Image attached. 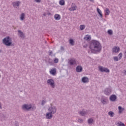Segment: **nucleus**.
Here are the masks:
<instances>
[{
  "label": "nucleus",
  "instance_id": "39448f33",
  "mask_svg": "<svg viewBox=\"0 0 126 126\" xmlns=\"http://www.w3.org/2000/svg\"><path fill=\"white\" fill-rule=\"evenodd\" d=\"M47 84L48 85H50L52 88H55L56 85H55V81L53 80V79H49L47 81Z\"/></svg>",
  "mask_w": 126,
  "mask_h": 126
},
{
  "label": "nucleus",
  "instance_id": "c85d7f7f",
  "mask_svg": "<svg viewBox=\"0 0 126 126\" xmlns=\"http://www.w3.org/2000/svg\"><path fill=\"white\" fill-rule=\"evenodd\" d=\"M105 15H109L110 14V10L108 8H106L105 10Z\"/></svg>",
  "mask_w": 126,
  "mask_h": 126
},
{
  "label": "nucleus",
  "instance_id": "6e6552de",
  "mask_svg": "<svg viewBox=\"0 0 126 126\" xmlns=\"http://www.w3.org/2000/svg\"><path fill=\"white\" fill-rule=\"evenodd\" d=\"M100 101L103 105H106V104H108L109 102V101L108 100V98L105 97H102Z\"/></svg>",
  "mask_w": 126,
  "mask_h": 126
},
{
  "label": "nucleus",
  "instance_id": "9d476101",
  "mask_svg": "<svg viewBox=\"0 0 126 126\" xmlns=\"http://www.w3.org/2000/svg\"><path fill=\"white\" fill-rule=\"evenodd\" d=\"M109 100H110L112 102H115L116 100H117V95L112 94L109 97Z\"/></svg>",
  "mask_w": 126,
  "mask_h": 126
},
{
  "label": "nucleus",
  "instance_id": "423d86ee",
  "mask_svg": "<svg viewBox=\"0 0 126 126\" xmlns=\"http://www.w3.org/2000/svg\"><path fill=\"white\" fill-rule=\"evenodd\" d=\"M98 69L101 72H110V70H109V69L102 66H99Z\"/></svg>",
  "mask_w": 126,
  "mask_h": 126
},
{
  "label": "nucleus",
  "instance_id": "8fccbe9b",
  "mask_svg": "<svg viewBox=\"0 0 126 126\" xmlns=\"http://www.w3.org/2000/svg\"><path fill=\"white\" fill-rule=\"evenodd\" d=\"M84 48H86V46H84Z\"/></svg>",
  "mask_w": 126,
  "mask_h": 126
},
{
  "label": "nucleus",
  "instance_id": "2eb2a0df",
  "mask_svg": "<svg viewBox=\"0 0 126 126\" xmlns=\"http://www.w3.org/2000/svg\"><path fill=\"white\" fill-rule=\"evenodd\" d=\"M83 68H82V66L78 65L76 68V71L77 72H82Z\"/></svg>",
  "mask_w": 126,
  "mask_h": 126
},
{
  "label": "nucleus",
  "instance_id": "09e8293b",
  "mask_svg": "<svg viewBox=\"0 0 126 126\" xmlns=\"http://www.w3.org/2000/svg\"><path fill=\"white\" fill-rule=\"evenodd\" d=\"M1 52H2L1 50L0 49V53H1Z\"/></svg>",
  "mask_w": 126,
  "mask_h": 126
},
{
  "label": "nucleus",
  "instance_id": "0eeeda50",
  "mask_svg": "<svg viewBox=\"0 0 126 126\" xmlns=\"http://www.w3.org/2000/svg\"><path fill=\"white\" fill-rule=\"evenodd\" d=\"M111 92H112V89L110 88H106L104 91V94H105V95H107V96L111 94Z\"/></svg>",
  "mask_w": 126,
  "mask_h": 126
},
{
  "label": "nucleus",
  "instance_id": "aec40b11",
  "mask_svg": "<svg viewBox=\"0 0 126 126\" xmlns=\"http://www.w3.org/2000/svg\"><path fill=\"white\" fill-rule=\"evenodd\" d=\"M97 13H98V14L99 15L100 17H103V14H102V11H101V10H100V9H99V8H97Z\"/></svg>",
  "mask_w": 126,
  "mask_h": 126
},
{
  "label": "nucleus",
  "instance_id": "7ed1b4c3",
  "mask_svg": "<svg viewBox=\"0 0 126 126\" xmlns=\"http://www.w3.org/2000/svg\"><path fill=\"white\" fill-rule=\"evenodd\" d=\"M2 43L7 47L12 46V40L10 37L7 36L2 39Z\"/></svg>",
  "mask_w": 126,
  "mask_h": 126
},
{
  "label": "nucleus",
  "instance_id": "de8ad7c7",
  "mask_svg": "<svg viewBox=\"0 0 126 126\" xmlns=\"http://www.w3.org/2000/svg\"><path fill=\"white\" fill-rule=\"evenodd\" d=\"M43 16H46V13L43 14Z\"/></svg>",
  "mask_w": 126,
  "mask_h": 126
},
{
  "label": "nucleus",
  "instance_id": "c756f323",
  "mask_svg": "<svg viewBox=\"0 0 126 126\" xmlns=\"http://www.w3.org/2000/svg\"><path fill=\"white\" fill-rule=\"evenodd\" d=\"M69 43H70V45H71L72 46H74V41L73 40V39H70L69 40Z\"/></svg>",
  "mask_w": 126,
  "mask_h": 126
},
{
  "label": "nucleus",
  "instance_id": "4468645a",
  "mask_svg": "<svg viewBox=\"0 0 126 126\" xmlns=\"http://www.w3.org/2000/svg\"><path fill=\"white\" fill-rule=\"evenodd\" d=\"M82 82L83 83H88L89 82V79L87 77H84L82 78Z\"/></svg>",
  "mask_w": 126,
  "mask_h": 126
},
{
  "label": "nucleus",
  "instance_id": "c03bdc74",
  "mask_svg": "<svg viewBox=\"0 0 126 126\" xmlns=\"http://www.w3.org/2000/svg\"><path fill=\"white\" fill-rule=\"evenodd\" d=\"M0 109H2V107H1V103L0 102Z\"/></svg>",
  "mask_w": 126,
  "mask_h": 126
},
{
  "label": "nucleus",
  "instance_id": "4be33fe9",
  "mask_svg": "<svg viewBox=\"0 0 126 126\" xmlns=\"http://www.w3.org/2000/svg\"><path fill=\"white\" fill-rule=\"evenodd\" d=\"M118 109L119 114H122V113H123V112H124V110H125V109L122 107V106H119Z\"/></svg>",
  "mask_w": 126,
  "mask_h": 126
},
{
  "label": "nucleus",
  "instance_id": "ea45409f",
  "mask_svg": "<svg viewBox=\"0 0 126 126\" xmlns=\"http://www.w3.org/2000/svg\"><path fill=\"white\" fill-rule=\"evenodd\" d=\"M61 51H64V47H63V46H61Z\"/></svg>",
  "mask_w": 126,
  "mask_h": 126
},
{
  "label": "nucleus",
  "instance_id": "f3484780",
  "mask_svg": "<svg viewBox=\"0 0 126 126\" xmlns=\"http://www.w3.org/2000/svg\"><path fill=\"white\" fill-rule=\"evenodd\" d=\"M78 113L82 117H84V116H86V115H87V111H81L78 112Z\"/></svg>",
  "mask_w": 126,
  "mask_h": 126
},
{
  "label": "nucleus",
  "instance_id": "7c9ffc66",
  "mask_svg": "<svg viewBox=\"0 0 126 126\" xmlns=\"http://www.w3.org/2000/svg\"><path fill=\"white\" fill-rule=\"evenodd\" d=\"M80 30H84V29H85V25H80Z\"/></svg>",
  "mask_w": 126,
  "mask_h": 126
},
{
  "label": "nucleus",
  "instance_id": "e433bc0d",
  "mask_svg": "<svg viewBox=\"0 0 126 126\" xmlns=\"http://www.w3.org/2000/svg\"><path fill=\"white\" fill-rule=\"evenodd\" d=\"M46 102H47L45 100H43L41 102L42 106H44V105H45V104H46Z\"/></svg>",
  "mask_w": 126,
  "mask_h": 126
},
{
  "label": "nucleus",
  "instance_id": "9b49d317",
  "mask_svg": "<svg viewBox=\"0 0 126 126\" xmlns=\"http://www.w3.org/2000/svg\"><path fill=\"white\" fill-rule=\"evenodd\" d=\"M21 2L20 1H16L12 2V4L14 7H16V6H19L20 5Z\"/></svg>",
  "mask_w": 126,
  "mask_h": 126
},
{
  "label": "nucleus",
  "instance_id": "37998d69",
  "mask_svg": "<svg viewBox=\"0 0 126 126\" xmlns=\"http://www.w3.org/2000/svg\"><path fill=\"white\" fill-rule=\"evenodd\" d=\"M123 73H124L125 75H126V70H124Z\"/></svg>",
  "mask_w": 126,
  "mask_h": 126
},
{
  "label": "nucleus",
  "instance_id": "a211bd4d",
  "mask_svg": "<svg viewBox=\"0 0 126 126\" xmlns=\"http://www.w3.org/2000/svg\"><path fill=\"white\" fill-rule=\"evenodd\" d=\"M68 63L70 65H73V64H75V63H76V61L74 60H69Z\"/></svg>",
  "mask_w": 126,
  "mask_h": 126
},
{
  "label": "nucleus",
  "instance_id": "473e14b6",
  "mask_svg": "<svg viewBox=\"0 0 126 126\" xmlns=\"http://www.w3.org/2000/svg\"><path fill=\"white\" fill-rule=\"evenodd\" d=\"M88 124H92L93 123V119L90 118L88 120Z\"/></svg>",
  "mask_w": 126,
  "mask_h": 126
},
{
  "label": "nucleus",
  "instance_id": "58836bf2",
  "mask_svg": "<svg viewBox=\"0 0 126 126\" xmlns=\"http://www.w3.org/2000/svg\"><path fill=\"white\" fill-rule=\"evenodd\" d=\"M49 55V56H53V51L50 50Z\"/></svg>",
  "mask_w": 126,
  "mask_h": 126
},
{
  "label": "nucleus",
  "instance_id": "4c0bfd02",
  "mask_svg": "<svg viewBox=\"0 0 126 126\" xmlns=\"http://www.w3.org/2000/svg\"><path fill=\"white\" fill-rule=\"evenodd\" d=\"M119 60H121L122 58H123V53H120L119 55Z\"/></svg>",
  "mask_w": 126,
  "mask_h": 126
},
{
  "label": "nucleus",
  "instance_id": "ddd939ff",
  "mask_svg": "<svg viewBox=\"0 0 126 126\" xmlns=\"http://www.w3.org/2000/svg\"><path fill=\"white\" fill-rule=\"evenodd\" d=\"M53 118V114L50 112H48L46 114V118L47 120H51Z\"/></svg>",
  "mask_w": 126,
  "mask_h": 126
},
{
  "label": "nucleus",
  "instance_id": "f03ea898",
  "mask_svg": "<svg viewBox=\"0 0 126 126\" xmlns=\"http://www.w3.org/2000/svg\"><path fill=\"white\" fill-rule=\"evenodd\" d=\"M22 110L23 111L29 112V111H35L36 110V106L35 105L32 106V105L24 104L22 106Z\"/></svg>",
  "mask_w": 126,
  "mask_h": 126
},
{
  "label": "nucleus",
  "instance_id": "393cba45",
  "mask_svg": "<svg viewBox=\"0 0 126 126\" xmlns=\"http://www.w3.org/2000/svg\"><path fill=\"white\" fill-rule=\"evenodd\" d=\"M48 63L49 64H50V65H53V64H54V61H53V60L50 58L48 59Z\"/></svg>",
  "mask_w": 126,
  "mask_h": 126
},
{
  "label": "nucleus",
  "instance_id": "20e7f679",
  "mask_svg": "<svg viewBox=\"0 0 126 126\" xmlns=\"http://www.w3.org/2000/svg\"><path fill=\"white\" fill-rule=\"evenodd\" d=\"M48 108V111L49 113H51L52 115L56 114L57 113V107L54 105H52Z\"/></svg>",
  "mask_w": 126,
  "mask_h": 126
},
{
  "label": "nucleus",
  "instance_id": "72a5a7b5",
  "mask_svg": "<svg viewBox=\"0 0 126 126\" xmlns=\"http://www.w3.org/2000/svg\"><path fill=\"white\" fill-rule=\"evenodd\" d=\"M78 122L79 123V124H82V123H83V120L81 118H79L78 119Z\"/></svg>",
  "mask_w": 126,
  "mask_h": 126
},
{
  "label": "nucleus",
  "instance_id": "5701e85b",
  "mask_svg": "<svg viewBox=\"0 0 126 126\" xmlns=\"http://www.w3.org/2000/svg\"><path fill=\"white\" fill-rule=\"evenodd\" d=\"M54 18L56 20H60V19H61V15L59 14H56L54 16Z\"/></svg>",
  "mask_w": 126,
  "mask_h": 126
},
{
  "label": "nucleus",
  "instance_id": "a878e982",
  "mask_svg": "<svg viewBox=\"0 0 126 126\" xmlns=\"http://www.w3.org/2000/svg\"><path fill=\"white\" fill-rule=\"evenodd\" d=\"M84 40H91V36H90L89 35L87 34L84 38Z\"/></svg>",
  "mask_w": 126,
  "mask_h": 126
},
{
  "label": "nucleus",
  "instance_id": "1a4fd4ad",
  "mask_svg": "<svg viewBox=\"0 0 126 126\" xmlns=\"http://www.w3.org/2000/svg\"><path fill=\"white\" fill-rule=\"evenodd\" d=\"M18 35L19 37H20L22 39H24L25 38V34L20 30L18 31Z\"/></svg>",
  "mask_w": 126,
  "mask_h": 126
},
{
  "label": "nucleus",
  "instance_id": "b1692460",
  "mask_svg": "<svg viewBox=\"0 0 126 126\" xmlns=\"http://www.w3.org/2000/svg\"><path fill=\"white\" fill-rule=\"evenodd\" d=\"M116 126H126V125H125L123 122H119L118 123H117V124H116Z\"/></svg>",
  "mask_w": 126,
  "mask_h": 126
},
{
  "label": "nucleus",
  "instance_id": "f704fd0d",
  "mask_svg": "<svg viewBox=\"0 0 126 126\" xmlns=\"http://www.w3.org/2000/svg\"><path fill=\"white\" fill-rule=\"evenodd\" d=\"M54 63H59V59L58 58H55L54 60Z\"/></svg>",
  "mask_w": 126,
  "mask_h": 126
},
{
  "label": "nucleus",
  "instance_id": "bb28decb",
  "mask_svg": "<svg viewBox=\"0 0 126 126\" xmlns=\"http://www.w3.org/2000/svg\"><path fill=\"white\" fill-rule=\"evenodd\" d=\"M108 115L110 116L111 118H113L114 116H115V113L113 111H109L108 112Z\"/></svg>",
  "mask_w": 126,
  "mask_h": 126
},
{
  "label": "nucleus",
  "instance_id": "a19ab883",
  "mask_svg": "<svg viewBox=\"0 0 126 126\" xmlns=\"http://www.w3.org/2000/svg\"><path fill=\"white\" fill-rule=\"evenodd\" d=\"M34 1H35V2H41V0H34Z\"/></svg>",
  "mask_w": 126,
  "mask_h": 126
},
{
  "label": "nucleus",
  "instance_id": "cd10ccee",
  "mask_svg": "<svg viewBox=\"0 0 126 126\" xmlns=\"http://www.w3.org/2000/svg\"><path fill=\"white\" fill-rule=\"evenodd\" d=\"M59 4H60V5H64V0H60V1H59Z\"/></svg>",
  "mask_w": 126,
  "mask_h": 126
},
{
  "label": "nucleus",
  "instance_id": "412c9836",
  "mask_svg": "<svg viewBox=\"0 0 126 126\" xmlns=\"http://www.w3.org/2000/svg\"><path fill=\"white\" fill-rule=\"evenodd\" d=\"M25 19V14L24 13H22L21 15H20V20H24V19Z\"/></svg>",
  "mask_w": 126,
  "mask_h": 126
},
{
  "label": "nucleus",
  "instance_id": "a18cd8bd",
  "mask_svg": "<svg viewBox=\"0 0 126 126\" xmlns=\"http://www.w3.org/2000/svg\"><path fill=\"white\" fill-rule=\"evenodd\" d=\"M2 118H3V120H4V119H5V116L4 115H3Z\"/></svg>",
  "mask_w": 126,
  "mask_h": 126
},
{
  "label": "nucleus",
  "instance_id": "dca6fc26",
  "mask_svg": "<svg viewBox=\"0 0 126 126\" xmlns=\"http://www.w3.org/2000/svg\"><path fill=\"white\" fill-rule=\"evenodd\" d=\"M113 53H119L120 52V47H117V46H115L112 49Z\"/></svg>",
  "mask_w": 126,
  "mask_h": 126
},
{
  "label": "nucleus",
  "instance_id": "79ce46f5",
  "mask_svg": "<svg viewBox=\"0 0 126 126\" xmlns=\"http://www.w3.org/2000/svg\"><path fill=\"white\" fill-rule=\"evenodd\" d=\"M124 56H125L124 57L125 59H126V51L125 52V53H124Z\"/></svg>",
  "mask_w": 126,
  "mask_h": 126
},
{
  "label": "nucleus",
  "instance_id": "f8f14e48",
  "mask_svg": "<svg viewBox=\"0 0 126 126\" xmlns=\"http://www.w3.org/2000/svg\"><path fill=\"white\" fill-rule=\"evenodd\" d=\"M77 9V6L76 5H73V3H72L71 7L69 8L70 11H74Z\"/></svg>",
  "mask_w": 126,
  "mask_h": 126
},
{
  "label": "nucleus",
  "instance_id": "49530a36",
  "mask_svg": "<svg viewBox=\"0 0 126 126\" xmlns=\"http://www.w3.org/2000/svg\"><path fill=\"white\" fill-rule=\"evenodd\" d=\"M90 1H92V2H93V1H94V0H90Z\"/></svg>",
  "mask_w": 126,
  "mask_h": 126
},
{
  "label": "nucleus",
  "instance_id": "6ab92c4d",
  "mask_svg": "<svg viewBox=\"0 0 126 126\" xmlns=\"http://www.w3.org/2000/svg\"><path fill=\"white\" fill-rule=\"evenodd\" d=\"M50 73L52 74V75H56V68H54L50 71Z\"/></svg>",
  "mask_w": 126,
  "mask_h": 126
},
{
  "label": "nucleus",
  "instance_id": "f257e3e1",
  "mask_svg": "<svg viewBox=\"0 0 126 126\" xmlns=\"http://www.w3.org/2000/svg\"><path fill=\"white\" fill-rule=\"evenodd\" d=\"M90 49L92 51L100 53L102 50V45H101V43L99 41L94 40L90 44Z\"/></svg>",
  "mask_w": 126,
  "mask_h": 126
},
{
  "label": "nucleus",
  "instance_id": "c9c22d12",
  "mask_svg": "<svg viewBox=\"0 0 126 126\" xmlns=\"http://www.w3.org/2000/svg\"><path fill=\"white\" fill-rule=\"evenodd\" d=\"M113 59L114 61H115V62H118L120 60L119 59V58H118L117 57H114Z\"/></svg>",
  "mask_w": 126,
  "mask_h": 126
},
{
  "label": "nucleus",
  "instance_id": "2f4dec72",
  "mask_svg": "<svg viewBox=\"0 0 126 126\" xmlns=\"http://www.w3.org/2000/svg\"><path fill=\"white\" fill-rule=\"evenodd\" d=\"M107 33L109 35H113V31H112V30H109L107 31Z\"/></svg>",
  "mask_w": 126,
  "mask_h": 126
}]
</instances>
